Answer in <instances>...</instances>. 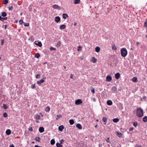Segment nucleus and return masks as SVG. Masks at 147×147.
Segmentation results:
<instances>
[{
  "instance_id": "nucleus-1",
  "label": "nucleus",
  "mask_w": 147,
  "mask_h": 147,
  "mask_svg": "<svg viewBox=\"0 0 147 147\" xmlns=\"http://www.w3.org/2000/svg\"><path fill=\"white\" fill-rule=\"evenodd\" d=\"M136 113L138 117H142L144 115L143 110L141 107L138 108L137 109Z\"/></svg>"
},
{
  "instance_id": "nucleus-2",
  "label": "nucleus",
  "mask_w": 147,
  "mask_h": 147,
  "mask_svg": "<svg viewBox=\"0 0 147 147\" xmlns=\"http://www.w3.org/2000/svg\"><path fill=\"white\" fill-rule=\"evenodd\" d=\"M121 54L122 57H125L127 55V51L126 48H123L121 49Z\"/></svg>"
},
{
  "instance_id": "nucleus-3",
  "label": "nucleus",
  "mask_w": 147,
  "mask_h": 147,
  "mask_svg": "<svg viewBox=\"0 0 147 147\" xmlns=\"http://www.w3.org/2000/svg\"><path fill=\"white\" fill-rule=\"evenodd\" d=\"M34 43L36 45L39 46L40 47H41L42 46V43L41 42L39 41H36Z\"/></svg>"
},
{
  "instance_id": "nucleus-4",
  "label": "nucleus",
  "mask_w": 147,
  "mask_h": 147,
  "mask_svg": "<svg viewBox=\"0 0 147 147\" xmlns=\"http://www.w3.org/2000/svg\"><path fill=\"white\" fill-rule=\"evenodd\" d=\"M53 8L54 9H57L59 10L61 9V7L57 4H55L53 5Z\"/></svg>"
},
{
  "instance_id": "nucleus-5",
  "label": "nucleus",
  "mask_w": 147,
  "mask_h": 147,
  "mask_svg": "<svg viewBox=\"0 0 147 147\" xmlns=\"http://www.w3.org/2000/svg\"><path fill=\"white\" fill-rule=\"evenodd\" d=\"M82 103V101L81 99H78L76 100L75 104L76 105H79Z\"/></svg>"
},
{
  "instance_id": "nucleus-6",
  "label": "nucleus",
  "mask_w": 147,
  "mask_h": 147,
  "mask_svg": "<svg viewBox=\"0 0 147 147\" xmlns=\"http://www.w3.org/2000/svg\"><path fill=\"white\" fill-rule=\"evenodd\" d=\"M106 81L108 82H110L112 79L111 76L109 75L107 76L106 77Z\"/></svg>"
},
{
  "instance_id": "nucleus-7",
  "label": "nucleus",
  "mask_w": 147,
  "mask_h": 147,
  "mask_svg": "<svg viewBox=\"0 0 147 147\" xmlns=\"http://www.w3.org/2000/svg\"><path fill=\"white\" fill-rule=\"evenodd\" d=\"M55 22L58 23L60 20V18L59 16L56 17L55 19Z\"/></svg>"
},
{
  "instance_id": "nucleus-8",
  "label": "nucleus",
  "mask_w": 147,
  "mask_h": 147,
  "mask_svg": "<svg viewBox=\"0 0 147 147\" xmlns=\"http://www.w3.org/2000/svg\"><path fill=\"white\" fill-rule=\"evenodd\" d=\"M66 28V25L64 24L61 25L59 26V28L61 30L64 29Z\"/></svg>"
},
{
  "instance_id": "nucleus-9",
  "label": "nucleus",
  "mask_w": 147,
  "mask_h": 147,
  "mask_svg": "<svg viewBox=\"0 0 147 147\" xmlns=\"http://www.w3.org/2000/svg\"><path fill=\"white\" fill-rule=\"evenodd\" d=\"M44 81L43 79H41L40 80L37 81V83L38 85H40Z\"/></svg>"
},
{
  "instance_id": "nucleus-10",
  "label": "nucleus",
  "mask_w": 147,
  "mask_h": 147,
  "mask_svg": "<svg viewBox=\"0 0 147 147\" xmlns=\"http://www.w3.org/2000/svg\"><path fill=\"white\" fill-rule=\"evenodd\" d=\"M115 78L116 79H118L120 77V74L119 73H117L115 74Z\"/></svg>"
},
{
  "instance_id": "nucleus-11",
  "label": "nucleus",
  "mask_w": 147,
  "mask_h": 147,
  "mask_svg": "<svg viewBox=\"0 0 147 147\" xmlns=\"http://www.w3.org/2000/svg\"><path fill=\"white\" fill-rule=\"evenodd\" d=\"M39 131L41 133H42L44 131V128L43 127H40L39 129Z\"/></svg>"
},
{
  "instance_id": "nucleus-12",
  "label": "nucleus",
  "mask_w": 147,
  "mask_h": 147,
  "mask_svg": "<svg viewBox=\"0 0 147 147\" xmlns=\"http://www.w3.org/2000/svg\"><path fill=\"white\" fill-rule=\"evenodd\" d=\"M107 104L109 105H111L113 104V102L112 101L110 100H109L107 101Z\"/></svg>"
},
{
  "instance_id": "nucleus-13",
  "label": "nucleus",
  "mask_w": 147,
  "mask_h": 147,
  "mask_svg": "<svg viewBox=\"0 0 147 147\" xmlns=\"http://www.w3.org/2000/svg\"><path fill=\"white\" fill-rule=\"evenodd\" d=\"M76 127L80 129H81L82 128V127L81 125L79 123H78L76 125Z\"/></svg>"
},
{
  "instance_id": "nucleus-14",
  "label": "nucleus",
  "mask_w": 147,
  "mask_h": 147,
  "mask_svg": "<svg viewBox=\"0 0 147 147\" xmlns=\"http://www.w3.org/2000/svg\"><path fill=\"white\" fill-rule=\"evenodd\" d=\"M64 127L63 126V125H61L59 127L58 129H59V130L60 131H62L63 129H64Z\"/></svg>"
},
{
  "instance_id": "nucleus-15",
  "label": "nucleus",
  "mask_w": 147,
  "mask_h": 147,
  "mask_svg": "<svg viewBox=\"0 0 147 147\" xmlns=\"http://www.w3.org/2000/svg\"><path fill=\"white\" fill-rule=\"evenodd\" d=\"M68 16V15L67 14L64 13L63 14L62 17L64 19H66Z\"/></svg>"
},
{
  "instance_id": "nucleus-16",
  "label": "nucleus",
  "mask_w": 147,
  "mask_h": 147,
  "mask_svg": "<svg viewBox=\"0 0 147 147\" xmlns=\"http://www.w3.org/2000/svg\"><path fill=\"white\" fill-rule=\"evenodd\" d=\"M5 133L7 135H9L11 134V131L9 129H7Z\"/></svg>"
},
{
  "instance_id": "nucleus-17",
  "label": "nucleus",
  "mask_w": 147,
  "mask_h": 147,
  "mask_svg": "<svg viewBox=\"0 0 147 147\" xmlns=\"http://www.w3.org/2000/svg\"><path fill=\"white\" fill-rule=\"evenodd\" d=\"M111 90L114 91V92H115L117 91V88L116 86H113L111 88Z\"/></svg>"
},
{
  "instance_id": "nucleus-18",
  "label": "nucleus",
  "mask_w": 147,
  "mask_h": 147,
  "mask_svg": "<svg viewBox=\"0 0 147 147\" xmlns=\"http://www.w3.org/2000/svg\"><path fill=\"white\" fill-rule=\"evenodd\" d=\"M144 27L147 29V18L146 19L144 23Z\"/></svg>"
},
{
  "instance_id": "nucleus-19",
  "label": "nucleus",
  "mask_w": 147,
  "mask_h": 147,
  "mask_svg": "<svg viewBox=\"0 0 147 147\" xmlns=\"http://www.w3.org/2000/svg\"><path fill=\"white\" fill-rule=\"evenodd\" d=\"M7 19V17L3 18L0 16V20L3 21L4 20H6Z\"/></svg>"
},
{
  "instance_id": "nucleus-20",
  "label": "nucleus",
  "mask_w": 147,
  "mask_h": 147,
  "mask_svg": "<svg viewBox=\"0 0 147 147\" xmlns=\"http://www.w3.org/2000/svg\"><path fill=\"white\" fill-rule=\"evenodd\" d=\"M100 48L99 47L97 46L95 48V51L97 52H98L100 51Z\"/></svg>"
},
{
  "instance_id": "nucleus-21",
  "label": "nucleus",
  "mask_w": 147,
  "mask_h": 147,
  "mask_svg": "<svg viewBox=\"0 0 147 147\" xmlns=\"http://www.w3.org/2000/svg\"><path fill=\"white\" fill-rule=\"evenodd\" d=\"M92 61L93 63H96L97 61V59L94 57H93L92 59Z\"/></svg>"
},
{
  "instance_id": "nucleus-22",
  "label": "nucleus",
  "mask_w": 147,
  "mask_h": 147,
  "mask_svg": "<svg viewBox=\"0 0 147 147\" xmlns=\"http://www.w3.org/2000/svg\"><path fill=\"white\" fill-rule=\"evenodd\" d=\"M142 121L146 123L147 122V116H145L143 118Z\"/></svg>"
},
{
  "instance_id": "nucleus-23",
  "label": "nucleus",
  "mask_w": 147,
  "mask_h": 147,
  "mask_svg": "<svg viewBox=\"0 0 147 147\" xmlns=\"http://www.w3.org/2000/svg\"><path fill=\"white\" fill-rule=\"evenodd\" d=\"M119 121V119L118 118H114L113 119V121L114 123H117Z\"/></svg>"
},
{
  "instance_id": "nucleus-24",
  "label": "nucleus",
  "mask_w": 147,
  "mask_h": 147,
  "mask_svg": "<svg viewBox=\"0 0 147 147\" xmlns=\"http://www.w3.org/2000/svg\"><path fill=\"white\" fill-rule=\"evenodd\" d=\"M3 107L5 110H6L8 108V107L5 104H3Z\"/></svg>"
},
{
  "instance_id": "nucleus-25",
  "label": "nucleus",
  "mask_w": 147,
  "mask_h": 147,
  "mask_svg": "<svg viewBox=\"0 0 147 147\" xmlns=\"http://www.w3.org/2000/svg\"><path fill=\"white\" fill-rule=\"evenodd\" d=\"M69 123L71 125H72L74 123V121L73 119H70L69 120Z\"/></svg>"
},
{
  "instance_id": "nucleus-26",
  "label": "nucleus",
  "mask_w": 147,
  "mask_h": 147,
  "mask_svg": "<svg viewBox=\"0 0 147 147\" xmlns=\"http://www.w3.org/2000/svg\"><path fill=\"white\" fill-rule=\"evenodd\" d=\"M132 81L134 82H136L138 81V80L136 77H134L132 79Z\"/></svg>"
},
{
  "instance_id": "nucleus-27",
  "label": "nucleus",
  "mask_w": 147,
  "mask_h": 147,
  "mask_svg": "<svg viewBox=\"0 0 147 147\" xmlns=\"http://www.w3.org/2000/svg\"><path fill=\"white\" fill-rule=\"evenodd\" d=\"M50 110V108L49 107H46L45 109V111L46 112H49Z\"/></svg>"
},
{
  "instance_id": "nucleus-28",
  "label": "nucleus",
  "mask_w": 147,
  "mask_h": 147,
  "mask_svg": "<svg viewBox=\"0 0 147 147\" xmlns=\"http://www.w3.org/2000/svg\"><path fill=\"white\" fill-rule=\"evenodd\" d=\"M1 15L3 17H5L7 16V14L5 12H1Z\"/></svg>"
},
{
  "instance_id": "nucleus-29",
  "label": "nucleus",
  "mask_w": 147,
  "mask_h": 147,
  "mask_svg": "<svg viewBox=\"0 0 147 147\" xmlns=\"http://www.w3.org/2000/svg\"><path fill=\"white\" fill-rule=\"evenodd\" d=\"M61 44V42L58 41L56 45V46L57 47H59L60 46Z\"/></svg>"
},
{
  "instance_id": "nucleus-30",
  "label": "nucleus",
  "mask_w": 147,
  "mask_h": 147,
  "mask_svg": "<svg viewBox=\"0 0 147 147\" xmlns=\"http://www.w3.org/2000/svg\"><path fill=\"white\" fill-rule=\"evenodd\" d=\"M61 144L57 143L56 144V146L57 147H62L63 146Z\"/></svg>"
},
{
  "instance_id": "nucleus-31",
  "label": "nucleus",
  "mask_w": 147,
  "mask_h": 147,
  "mask_svg": "<svg viewBox=\"0 0 147 147\" xmlns=\"http://www.w3.org/2000/svg\"><path fill=\"white\" fill-rule=\"evenodd\" d=\"M40 56V54L38 53L36 54L35 55V57L37 58H38Z\"/></svg>"
},
{
  "instance_id": "nucleus-32",
  "label": "nucleus",
  "mask_w": 147,
  "mask_h": 147,
  "mask_svg": "<svg viewBox=\"0 0 147 147\" xmlns=\"http://www.w3.org/2000/svg\"><path fill=\"white\" fill-rule=\"evenodd\" d=\"M35 140L36 141L39 142L40 141V137H36L35 138Z\"/></svg>"
},
{
  "instance_id": "nucleus-33",
  "label": "nucleus",
  "mask_w": 147,
  "mask_h": 147,
  "mask_svg": "<svg viewBox=\"0 0 147 147\" xmlns=\"http://www.w3.org/2000/svg\"><path fill=\"white\" fill-rule=\"evenodd\" d=\"M55 141L53 139L51 141V145H53L55 144Z\"/></svg>"
},
{
  "instance_id": "nucleus-34",
  "label": "nucleus",
  "mask_w": 147,
  "mask_h": 147,
  "mask_svg": "<svg viewBox=\"0 0 147 147\" xmlns=\"http://www.w3.org/2000/svg\"><path fill=\"white\" fill-rule=\"evenodd\" d=\"M112 49H113L115 51L117 50V48L115 44H114L112 46Z\"/></svg>"
},
{
  "instance_id": "nucleus-35",
  "label": "nucleus",
  "mask_w": 147,
  "mask_h": 147,
  "mask_svg": "<svg viewBox=\"0 0 147 147\" xmlns=\"http://www.w3.org/2000/svg\"><path fill=\"white\" fill-rule=\"evenodd\" d=\"M102 120L104 122H106L107 120V119L106 117H104L102 118Z\"/></svg>"
},
{
  "instance_id": "nucleus-36",
  "label": "nucleus",
  "mask_w": 147,
  "mask_h": 147,
  "mask_svg": "<svg viewBox=\"0 0 147 147\" xmlns=\"http://www.w3.org/2000/svg\"><path fill=\"white\" fill-rule=\"evenodd\" d=\"M90 89H91V91L94 94L95 93V91L94 89L92 87H91Z\"/></svg>"
},
{
  "instance_id": "nucleus-37",
  "label": "nucleus",
  "mask_w": 147,
  "mask_h": 147,
  "mask_svg": "<svg viewBox=\"0 0 147 147\" xmlns=\"http://www.w3.org/2000/svg\"><path fill=\"white\" fill-rule=\"evenodd\" d=\"M80 0H75L74 2V3L76 4H78L80 2Z\"/></svg>"
},
{
  "instance_id": "nucleus-38",
  "label": "nucleus",
  "mask_w": 147,
  "mask_h": 147,
  "mask_svg": "<svg viewBox=\"0 0 147 147\" xmlns=\"http://www.w3.org/2000/svg\"><path fill=\"white\" fill-rule=\"evenodd\" d=\"M40 117V116L39 115H37L35 116L36 119L37 120H39Z\"/></svg>"
},
{
  "instance_id": "nucleus-39",
  "label": "nucleus",
  "mask_w": 147,
  "mask_h": 147,
  "mask_svg": "<svg viewBox=\"0 0 147 147\" xmlns=\"http://www.w3.org/2000/svg\"><path fill=\"white\" fill-rule=\"evenodd\" d=\"M133 125L135 127H136L138 125V123L136 121H135L133 123Z\"/></svg>"
},
{
  "instance_id": "nucleus-40",
  "label": "nucleus",
  "mask_w": 147,
  "mask_h": 147,
  "mask_svg": "<svg viewBox=\"0 0 147 147\" xmlns=\"http://www.w3.org/2000/svg\"><path fill=\"white\" fill-rule=\"evenodd\" d=\"M31 87L32 89L35 88H36L35 84H32L31 86Z\"/></svg>"
},
{
  "instance_id": "nucleus-41",
  "label": "nucleus",
  "mask_w": 147,
  "mask_h": 147,
  "mask_svg": "<svg viewBox=\"0 0 147 147\" xmlns=\"http://www.w3.org/2000/svg\"><path fill=\"white\" fill-rule=\"evenodd\" d=\"M3 1L4 4L5 5H6L8 3V1L7 0H4Z\"/></svg>"
},
{
  "instance_id": "nucleus-42",
  "label": "nucleus",
  "mask_w": 147,
  "mask_h": 147,
  "mask_svg": "<svg viewBox=\"0 0 147 147\" xmlns=\"http://www.w3.org/2000/svg\"><path fill=\"white\" fill-rule=\"evenodd\" d=\"M56 48H54L52 47H51L50 48V51H53V50L55 51L56 50Z\"/></svg>"
},
{
  "instance_id": "nucleus-43",
  "label": "nucleus",
  "mask_w": 147,
  "mask_h": 147,
  "mask_svg": "<svg viewBox=\"0 0 147 147\" xmlns=\"http://www.w3.org/2000/svg\"><path fill=\"white\" fill-rule=\"evenodd\" d=\"M24 23V22L23 20H19V23L22 25V24Z\"/></svg>"
},
{
  "instance_id": "nucleus-44",
  "label": "nucleus",
  "mask_w": 147,
  "mask_h": 147,
  "mask_svg": "<svg viewBox=\"0 0 147 147\" xmlns=\"http://www.w3.org/2000/svg\"><path fill=\"white\" fill-rule=\"evenodd\" d=\"M3 116L4 117H6L7 116V115L6 113L5 112L3 114Z\"/></svg>"
},
{
  "instance_id": "nucleus-45",
  "label": "nucleus",
  "mask_w": 147,
  "mask_h": 147,
  "mask_svg": "<svg viewBox=\"0 0 147 147\" xmlns=\"http://www.w3.org/2000/svg\"><path fill=\"white\" fill-rule=\"evenodd\" d=\"M40 77V75L39 74H37L36 77V78H39Z\"/></svg>"
},
{
  "instance_id": "nucleus-46",
  "label": "nucleus",
  "mask_w": 147,
  "mask_h": 147,
  "mask_svg": "<svg viewBox=\"0 0 147 147\" xmlns=\"http://www.w3.org/2000/svg\"><path fill=\"white\" fill-rule=\"evenodd\" d=\"M29 23H24V26H29Z\"/></svg>"
},
{
  "instance_id": "nucleus-47",
  "label": "nucleus",
  "mask_w": 147,
  "mask_h": 147,
  "mask_svg": "<svg viewBox=\"0 0 147 147\" xmlns=\"http://www.w3.org/2000/svg\"><path fill=\"white\" fill-rule=\"evenodd\" d=\"M13 7L12 6H10L9 8V10H12L13 9Z\"/></svg>"
},
{
  "instance_id": "nucleus-48",
  "label": "nucleus",
  "mask_w": 147,
  "mask_h": 147,
  "mask_svg": "<svg viewBox=\"0 0 147 147\" xmlns=\"http://www.w3.org/2000/svg\"><path fill=\"white\" fill-rule=\"evenodd\" d=\"M29 40H31L32 41H33L34 39L33 38V36H31L30 38L29 39Z\"/></svg>"
},
{
  "instance_id": "nucleus-49",
  "label": "nucleus",
  "mask_w": 147,
  "mask_h": 147,
  "mask_svg": "<svg viewBox=\"0 0 147 147\" xmlns=\"http://www.w3.org/2000/svg\"><path fill=\"white\" fill-rule=\"evenodd\" d=\"M29 130L30 131H33V129H32V127H29Z\"/></svg>"
},
{
  "instance_id": "nucleus-50",
  "label": "nucleus",
  "mask_w": 147,
  "mask_h": 147,
  "mask_svg": "<svg viewBox=\"0 0 147 147\" xmlns=\"http://www.w3.org/2000/svg\"><path fill=\"white\" fill-rule=\"evenodd\" d=\"M56 117H57L56 118V119L57 120L60 117H61V116L58 115H57Z\"/></svg>"
},
{
  "instance_id": "nucleus-51",
  "label": "nucleus",
  "mask_w": 147,
  "mask_h": 147,
  "mask_svg": "<svg viewBox=\"0 0 147 147\" xmlns=\"http://www.w3.org/2000/svg\"><path fill=\"white\" fill-rule=\"evenodd\" d=\"M134 129V128L133 127H130L129 129V131H131Z\"/></svg>"
},
{
  "instance_id": "nucleus-52",
  "label": "nucleus",
  "mask_w": 147,
  "mask_h": 147,
  "mask_svg": "<svg viewBox=\"0 0 147 147\" xmlns=\"http://www.w3.org/2000/svg\"><path fill=\"white\" fill-rule=\"evenodd\" d=\"M4 43V39L1 40V45H3Z\"/></svg>"
},
{
  "instance_id": "nucleus-53",
  "label": "nucleus",
  "mask_w": 147,
  "mask_h": 147,
  "mask_svg": "<svg viewBox=\"0 0 147 147\" xmlns=\"http://www.w3.org/2000/svg\"><path fill=\"white\" fill-rule=\"evenodd\" d=\"M106 141L108 143H109L110 142L109 138H107L106 140Z\"/></svg>"
},
{
  "instance_id": "nucleus-54",
  "label": "nucleus",
  "mask_w": 147,
  "mask_h": 147,
  "mask_svg": "<svg viewBox=\"0 0 147 147\" xmlns=\"http://www.w3.org/2000/svg\"><path fill=\"white\" fill-rule=\"evenodd\" d=\"M82 49V47L81 46H78L77 50L78 51Z\"/></svg>"
},
{
  "instance_id": "nucleus-55",
  "label": "nucleus",
  "mask_w": 147,
  "mask_h": 147,
  "mask_svg": "<svg viewBox=\"0 0 147 147\" xmlns=\"http://www.w3.org/2000/svg\"><path fill=\"white\" fill-rule=\"evenodd\" d=\"M146 97L145 96H144L142 97V98H141V100H142V99L143 100H145L146 99Z\"/></svg>"
},
{
  "instance_id": "nucleus-56",
  "label": "nucleus",
  "mask_w": 147,
  "mask_h": 147,
  "mask_svg": "<svg viewBox=\"0 0 147 147\" xmlns=\"http://www.w3.org/2000/svg\"><path fill=\"white\" fill-rule=\"evenodd\" d=\"M64 142V140L63 139L61 140L60 141V144H62L63 143V142Z\"/></svg>"
},
{
  "instance_id": "nucleus-57",
  "label": "nucleus",
  "mask_w": 147,
  "mask_h": 147,
  "mask_svg": "<svg viewBox=\"0 0 147 147\" xmlns=\"http://www.w3.org/2000/svg\"><path fill=\"white\" fill-rule=\"evenodd\" d=\"M135 147H142L140 145H136L135 146Z\"/></svg>"
},
{
  "instance_id": "nucleus-58",
  "label": "nucleus",
  "mask_w": 147,
  "mask_h": 147,
  "mask_svg": "<svg viewBox=\"0 0 147 147\" xmlns=\"http://www.w3.org/2000/svg\"><path fill=\"white\" fill-rule=\"evenodd\" d=\"M73 75L72 74H71L70 75V78L71 79H73Z\"/></svg>"
},
{
  "instance_id": "nucleus-59",
  "label": "nucleus",
  "mask_w": 147,
  "mask_h": 147,
  "mask_svg": "<svg viewBox=\"0 0 147 147\" xmlns=\"http://www.w3.org/2000/svg\"><path fill=\"white\" fill-rule=\"evenodd\" d=\"M9 147H15V146L13 144H12L10 145Z\"/></svg>"
},
{
  "instance_id": "nucleus-60",
  "label": "nucleus",
  "mask_w": 147,
  "mask_h": 147,
  "mask_svg": "<svg viewBox=\"0 0 147 147\" xmlns=\"http://www.w3.org/2000/svg\"><path fill=\"white\" fill-rule=\"evenodd\" d=\"M77 24V23L76 22H74V25L75 26Z\"/></svg>"
},
{
  "instance_id": "nucleus-61",
  "label": "nucleus",
  "mask_w": 147,
  "mask_h": 147,
  "mask_svg": "<svg viewBox=\"0 0 147 147\" xmlns=\"http://www.w3.org/2000/svg\"><path fill=\"white\" fill-rule=\"evenodd\" d=\"M7 25H5V29H6L7 28Z\"/></svg>"
},
{
  "instance_id": "nucleus-62",
  "label": "nucleus",
  "mask_w": 147,
  "mask_h": 147,
  "mask_svg": "<svg viewBox=\"0 0 147 147\" xmlns=\"http://www.w3.org/2000/svg\"><path fill=\"white\" fill-rule=\"evenodd\" d=\"M34 147H41V146H38V145H35V146H34Z\"/></svg>"
},
{
  "instance_id": "nucleus-63",
  "label": "nucleus",
  "mask_w": 147,
  "mask_h": 147,
  "mask_svg": "<svg viewBox=\"0 0 147 147\" xmlns=\"http://www.w3.org/2000/svg\"><path fill=\"white\" fill-rule=\"evenodd\" d=\"M93 101H94V102H95L96 101V99H95V98H93Z\"/></svg>"
},
{
  "instance_id": "nucleus-64",
  "label": "nucleus",
  "mask_w": 147,
  "mask_h": 147,
  "mask_svg": "<svg viewBox=\"0 0 147 147\" xmlns=\"http://www.w3.org/2000/svg\"><path fill=\"white\" fill-rule=\"evenodd\" d=\"M139 44V42H136V45H138Z\"/></svg>"
}]
</instances>
